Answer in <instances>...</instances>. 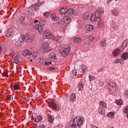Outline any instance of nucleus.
<instances>
[{"instance_id":"obj_1","label":"nucleus","mask_w":128,"mask_h":128,"mask_svg":"<svg viewBox=\"0 0 128 128\" xmlns=\"http://www.w3.org/2000/svg\"><path fill=\"white\" fill-rule=\"evenodd\" d=\"M104 14V10L100 8L94 14H92L90 18V20L92 22H94L96 20H98V26L99 28H101L104 26V22L102 20V18H100V14Z\"/></svg>"},{"instance_id":"obj_2","label":"nucleus","mask_w":128,"mask_h":128,"mask_svg":"<svg viewBox=\"0 0 128 128\" xmlns=\"http://www.w3.org/2000/svg\"><path fill=\"white\" fill-rule=\"evenodd\" d=\"M84 122V118L83 116L76 117L73 120L71 128H80Z\"/></svg>"},{"instance_id":"obj_3","label":"nucleus","mask_w":128,"mask_h":128,"mask_svg":"<svg viewBox=\"0 0 128 128\" xmlns=\"http://www.w3.org/2000/svg\"><path fill=\"white\" fill-rule=\"evenodd\" d=\"M46 24V21L44 20H39V24H36L33 26L34 30H36L39 32V34H42L44 32V28L42 26Z\"/></svg>"},{"instance_id":"obj_4","label":"nucleus","mask_w":128,"mask_h":128,"mask_svg":"<svg viewBox=\"0 0 128 128\" xmlns=\"http://www.w3.org/2000/svg\"><path fill=\"white\" fill-rule=\"evenodd\" d=\"M100 107L98 109V112L100 114H104L106 110L104 108H106V103L104 101H100L99 102Z\"/></svg>"},{"instance_id":"obj_5","label":"nucleus","mask_w":128,"mask_h":128,"mask_svg":"<svg viewBox=\"0 0 128 128\" xmlns=\"http://www.w3.org/2000/svg\"><path fill=\"white\" fill-rule=\"evenodd\" d=\"M41 50L43 52H48L52 50V48L50 47V45L46 43L43 44L41 46Z\"/></svg>"},{"instance_id":"obj_6","label":"nucleus","mask_w":128,"mask_h":128,"mask_svg":"<svg viewBox=\"0 0 128 128\" xmlns=\"http://www.w3.org/2000/svg\"><path fill=\"white\" fill-rule=\"evenodd\" d=\"M20 38H21L22 42H26L28 43L34 40L33 38H30V36L28 34H26L24 36H22Z\"/></svg>"},{"instance_id":"obj_7","label":"nucleus","mask_w":128,"mask_h":128,"mask_svg":"<svg viewBox=\"0 0 128 128\" xmlns=\"http://www.w3.org/2000/svg\"><path fill=\"white\" fill-rule=\"evenodd\" d=\"M70 52V48L68 46L64 49L62 52H61V54L62 56H66Z\"/></svg>"},{"instance_id":"obj_8","label":"nucleus","mask_w":128,"mask_h":128,"mask_svg":"<svg viewBox=\"0 0 128 128\" xmlns=\"http://www.w3.org/2000/svg\"><path fill=\"white\" fill-rule=\"evenodd\" d=\"M42 2L36 3L35 4H32L30 8L32 9V10H34L35 12H36L38 10V8H40V6H42Z\"/></svg>"},{"instance_id":"obj_9","label":"nucleus","mask_w":128,"mask_h":128,"mask_svg":"<svg viewBox=\"0 0 128 128\" xmlns=\"http://www.w3.org/2000/svg\"><path fill=\"white\" fill-rule=\"evenodd\" d=\"M14 29L10 28H9L6 33V38H10V36H14Z\"/></svg>"},{"instance_id":"obj_10","label":"nucleus","mask_w":128,"mask_h":128,"mask_svg":"<svg viewBox=\"0 0 128 128\" xmlns=\"http://www.w3.org/2000/svg\"><path fill=\"white\" fill-rule=\"evenodd\" d=\"M45 38H47L48 40H50L52 38V32L49 30H45V34H44Z\"/></svg>"},{"instance_id":"obj_11","label":"nucleus","mask_w":128,"mask_h":128,"mask_svg":"<svg viewBox=\"0 0 128 128\" xmlns=\"http://www.w3.org/2000/svg\"><path fill=\"white\" fill-rule=\"evenodd\" d=\"M49 106L52 108L53 110H56L58 108V106L56 103H54V100H51L50 102L48 104Z\"/></svg>"},{"instance_id":"obj_12","label":"nucleus","mask_w":128,"mask_h":128,"mask_svg":"<svg viewBox=\"0 0 128 128\" xmlns=\"http://www.w3.org/2000/svg\"><path fill=\"white\" fill-rule=\"evenodd\" d=\"M71 20H72L70 19V17L69 16L66 15L64 16V22H65V24H68L70 22Z\"/></svg>"},{"instance_id":"obj_13","label":"nucleus","mask_w":128,"mask_h":128,"mask_svg":"<svg viewBox=\"0 0 128 128\" xmlns=\"http://www.w3.org/2000/svg\"><path fill=\"white\" fill-rule=\"evenodd\" d=\"M22 54L24 56H32V52L28 50H25L22 51Z\"/></svg>"},{"instance_id":"obj_14","label":"nucleus","mask_w":128,"mask_h":128,"mask_svg":"<svg viewBox=\"0 0 128 128\" xmlns=\"http://www.w3.org/2000/svg\"><path fill=\"white\" fill-rule=\"evenodd\" d=\"M112 13L114 16H118L120 14V12L117 9H113L112 10Z\"/></svg>"},{"instance_id":"obj_15","label":"nucleus","mask_w":128,"mask_h":128,"mask_svg":"<svg viewBox=\"0 0 128 128\" xmlns=\"http://www.w3.org/2000/svg\"><path fill=\"white\" fill-rule=\"evenodd\" d=\"M120 54V49H116L114 50L112 52V55L114 58L118 56Z\"/></svg>"},{"instance_id":"obj_16","label":"nucleus","mask_w":128,"mask_h":128,"mask_svg":"<svg viewBox=\"0 0 128 128\" xmlns=\"http://www.w3.org/2000/svg\"><path fill=\"white\" fill-rule=\"evenodd\" d=\"M76 94H72L70 96V102H76Z\"/></svg>"},{"instance_id":"obj_17","label":"nucleus","mask_w":128,"mask_h":128,"mask_svg":"<svg viewBox=\"0 0 128 128\" xmlns=\"http://www.w3.org/2000/svg\"><path fill=\"white\" fill-rule=\"evenodd\" d=\"M49 58L53 59V60H54V62H56V53H50L49 54Z\"/></svg>"},{"instance_id":"obj_18","label":"nucleus","mask_w":128,"mask_h":128,"mask_svg":"<svg viewBox=\"0 0 128 128\" xmlns=\"http://www.w3.org/2000/svg\"><path fill=\"white\" fill-rule=\"evenodd\" d=\"M55 40L56 42L60 44V42H62V40H64V37H62L60 36H56L55 38Z\"/></svg>"},{"instance_id":"obj_19","label":"nucleus","mask_w":128,"mask_h":128,"mask_svg":"<svg viewBox=\"0 0 128 128\" xmlns=\"http://www.w3.org/2000/svg\"><path fill=\"white\" fill-rule=\"evenodd\" d=\"M67 12L68 14H73L74 16H76V13L74 12V9H67Z\"/></svg>"},{"instance_id":"obj_20","label":"nucleus","mask_w":128,"mask_h":128,"mask_svg":"<svg viewBox=\"0 0 128 128\" xmlns=\"http://www.w3.org/2000/svg\"><path fill=\"white\" fill-rule=\"evenodd\" d=\"M121 58L122 60H126L128 58V53H123L121 56Z\"/></svg>"},{"instance_id":"obj_21","label":"nucleus","mask_w":128,"mask_h":128,"mask_svg":"<svg viewBox=\"0 0 128 128\" xmlns=\"http://www.w3.org/2000/svg\"><path fill=\"white\" fill-rule=\"evenodd\" d=\"M86 30L88 32H90L94 30V26L90 24H87L86 26Z\"/></svg>"},{"instance_id":"obj_22","label":"nucleus","mask_w":128,"mask_h":128,"mask_svg":"<svg viewBox=\"0 0 128 128\" xmlns=\"http://www.w3.org/2000/svg\"><path fill=\"white\" fill-rule=\"evenodd\" d=\"M54 116L48 114V120L50 124H52L54 122Z\"/></svg>"},{"instance_id":"obj_23","label":"nucleus","mask_w":128,"mask_h":128,"mask_svg":"<svg viewBox=\"0 0 128 128\" xmlns=\"http://www.w3.org/2000/svg\"><path fill=\"white\" fill-rule=\"evenodd\" d=\"M68 12V9H66V8L64 7V8H62L60 10V14H66Z\"/></svg>"},{"instance_id":"obj_24","label":"nucleus","mask_w":128,"mask_h":128,"mask_svg":"<svg viewBox=\"0 0 128 128\" xmlns=\"http://www.w3.org/2000/svg\"><path fill=\"white\" fill-rule=\"evenodd\" d=\"M42 116H36L35 118V122H42Z\"/></svg>"},{"instance_id":"obj_25","label":"nucleus","mask_w":128,"mask_h":128,"mask_svg":"<svg viewBox=\"0 0 128 128\" xmlns=\"http://www.w3.org/2000/svg\"><path fill=\"white\" fill-rule=\"evenodd\" d=\"M23 42L22 41V39L20 38V40H18L16 43H15V45L16 46L17 48H18V46H22V44Z\"/></svg>"},{"instance_id":"obj_26","label":"nucleus","mask_w":128,"mask_h":128,"mask_svg":"<svg viewBox=\"0 0 128 128\" xmlns=\"http://www.w3.org/2000/svg\"><path fill=\"white\" fill-rule=\"evenodd\" d=\"M50 18L52 20H54V22H56V20H58V18L56 17V16L54 13L52 14Z\"/></svg>"},{"instance_id":"obj_27","label":"nucleus","mask_w":128,"mask_h":128,"mask_svg":"<svg viewBox=\"0 0 128 128\" xmlns=\"http://www.w3.org/2000/svg\"><path fill=\"white\" fill-rule=\"evenodd\" d=\"M88 18H90V13L88 12L84 13L83 16V20H86Z\"/></svg>"},{"instance_id":"obj_28","label":"nucleus","mask_w":128,"mask_h":128,"mask_svg":"<svg viewBox=\"0 0 128 128\" xmlns=\"http://www.w3.org/2000/svg\"><path fill=\"white\" fill-rule=\"evenodd\" d=\"M14 62H15L16 64H20V60L18 59V56H16L14 58Z\"/></svg>"},{"instance_id":"obj_29","label":"nucleus","mask_w":128,"mask_h":128,"mask_svg":"<svg viewBox=\"0 0 128 128\" xmlns=\"http://www.w3.org/2000/svg\"><path fill=\"white\" fill-rule=\"evenodd\" d=\"M32 8H30V7H29L28 8V16H34V11H32Z\"/></svg>"},{"instance_id":"obj_30","label":"nucleus","mask_w":128,"mask_h":128,"mask_svg":"<svg viewBox=\"0 0 128 128\" xmlns=\"http://www.w3.org/2000/svg\"><path fill=\"white\" fill-rule=\"evenodd\" d=\"M115 102L118 106H122V104H124V101L122 100H116Z\"/></svg>"},{"instance_id":"obj_31","label":"nucleus","mask_w":128,"mask_h":128,"mask_svg":"<svg viewBox=\"0 0 128 128\" xmlns=\"http://www.w3.org/2000/svg\"><path fill=\"white\" fill-rule=\"evenodd\" d=\"M74 42L76 44H78L82 42V38L78 37H76L74 38Z\"/></svg>"},{"instance_id":"obj_32","label":"nucleus","mask_w":128,"mask_h":128,"mask_svg":"<svg viewBox=\"0 0 128 128\" xmlns=\"http://www.w3.org/2000/svg\"><path fill=\"white\" fill-rule=\"evenodd\" d=\"M128 46V40H126L122 44V46L124 48H126Z\"/></svg>"},{"instance_id":"obj_33","label":"nucleus","mask_w":128,"mask_h":128,"mask_svg":"<svg viewBox=\"0 0 128 128\" xmlns=\"http://www.w3.org/2000/svg\"><path fill=\"white\" fill-rule=\"evenodd\" d=\"M0 50H1L2 52L4 54V52H6V47L2 44H0Z\"/></svg>"},{"instance_id":"obj_34","label":"nucleus","mask_w":128,"mask_h":128,"mask_svg":"<svg viewBox=\"0 0 128 128\" xmlns=\"http://www.w3.org/2000/svg\"><path fill=\"white\" fill-rule=\"evenodd\" d=\"M78 90H84V84L82 83H79L78 84Z\"/></svg>"},{"instance_id":"obj_35","label":"nucleus","mask_w":128,"mask_h":128,"mask_svg":"<svg viewBox=\"0 0 128 128\" xmlns=\"http://www.w3.org/2000/svg\"><path fill=\"white\" fill-rule=\"evenodd\" d=\"M100 44L101 46H106V40H102L100 42Z\"/></svg>"},{"instance_id":"obj_36","label":"nucleus","mask_w":128,"mask_h":128,"mask_svg":"<svg viewBox=\"0 0 128 128\" xmlns=\"http://www.w3.org/2000/svg\"><path fill=\"white\" fill-rule=\"evenodd\" d=\"M80 70H82V74L86 73V68L85 66H82V68H80Z\"/></svg>"},{"instance_id":"obj_37","label":"nucleus","mask_w":128,"mask_h":128,"mask_svg":"<svg viewBox=\"0 0 128 128\" xmlns=\"http://www.w3.org/2000/svg\"><path fill=\"white\" fill-rule=\"evenodd\" d=\"M107 116H108V118H114V112H110L107 114Z\"/></svg>"},{"instance_id":"obj_38","label":"nucleus","mask_w":128,"mask_h":128,"mask_svg":"<svg viewBox=\"0 0 128 128\" xmlns=\"http://www.w3.org/2000/svg\"><path fill=\"white\" fill-rule=\"evenodd\" d=\"M109 86L110 88H112V86H116V85L114 82H112L109 84Z\"/></svg>"},{"instance_id":"obj_39","label":"nucleus","mask_w":128,"mask_h":128,"mask_svg":"<svg viewBox=\"0 0 128 128\" xmlns=\"http://www.w3.org/2000/svg\"><path fill=\"white\" fill-rule=\"evenodd\" d=\"M89 80H90V82H92V80H96V77L90 76H89Z\"/></svg>"},{"instance_id":"obj_40","label":"nucleus","mask_w":128,"mask_h":128,"mask_svg":"<svg viewBox=\"0 0 128 128\" xmlns=\"http://www.w3.org/2000/svg\"><path fill=\"white\" fill-rule=\"evenodd\" d=\"M76 72H74V70L73 71L72 76H73V78H76Z\"/></svg>"},{"instance_id":"obj_41","label":"nucleus","mask_w":128,"mask_h":128,"mask_svg":"<svg viewBox=\"0 0 128 128\" xmlns=\"http://www.w3.org/2000/svg\"><path fill=\"white\" fill-rule=\"evenodd\" d=\"M14 88L15 90H20V86H18V84L14 85Z\"/></svg>"},{"instance_id":"obj_42","label":"nucleus","mask_w":128,"mask_h":128,"mask_svg":"<svg viewBox=\"0 0 128 128\" xmlns=\"http://www.w3.org/2000/svg\"><path fill=\"white\" fill-rule=\"evenodd\" d=\"M6 100H12V95H9L7 96Z\"/></svg>"},{"instance_id":"obj_43","label":"nucleus","mask_w":128,"mask_h":128,"mask_svg":"<svg viewBox=\"0 0 128 128\" xmlns=\"http://www.w3.org/2000/svg\"><path fill=\"white\" fill-rule=\"evenodd\" d=\"M112 28H114V30H115L116 28V22H112Z\"/></svg>"},{"instance_id":"obj_44","label":"nucleus","mask_w":128,"mask_h":128,"mask_svg":"<svg viewBox=\"0 0 128 128\" xmlns=\"http://www.w3.org/2000/svg\"><path fill=\"white\" fill-rule=\"evenodd\" d=\"M26 20V16H22L21 18H19L20 22H24Z\"/></svg>"},{"instance_id":"obj_45","label":"nucleus","mask_w":128,"mask_h":128,"mask_svg":"<svg viewBox=\"0 0 128 128\" xmlns=\"http://www.w3.org/2000/svg\"><path fill=\"white\" fill-rule=\"evenodd\" d=\"M88 40H90V42H92V40H94V38L92 36H90L88 37Z\"/></svg>"},{"instance_id":"obj_46","label":"nucleus","mask_w":128,"mask_h":128,"mask_svg":"<svg viewBox=\"0 0 128 128\" xmlns=\"http://www.w3.org/2000/svg\"><path fill=\"white\" fill-rule=\"evenodd\" d=\"M50 14V12H46L44 14V16H48V15Z\"/></svg>"},{"instance_id":"obj_47","label":"nucleus","mask_w":128,"mask_h":128,"mask_svg":"<svg viewBox=\"0 0 128 128\" xmlns=\"http://www.w3.org/2000/svg\"><path fill=\"white\" fill-rule=\"evenodd\" d=\"M22 100L24 102H30V100L28 98H26V99L23 98Z\"/></svg>"},{"instance_id":"obj_48","label":"nucleus","mask_w":128,"mask_h":128,"mask_svg":"<svg viewBox=\"0 0 128 128\" xmlns=\"http://www.w3.org/2000/svg\"><path fill=\"white\" fill-rule=\"evenodd\" d=\"M56 68L54 67H52V66H50L49 68H48V70H54V69Z\"/></svg>"},{"instance_id":"obj_49","label":"nucleus","mask_w":128,"mask_h":128,"mask_svg":"<svg viewBox=\"0 0 128 128\" xmlns=\"http://www.w3.org/2000/svg\"><path fill=\"white\" fill-rule=\"evenodd\" d=\"M3 76H6V78H8V72H4L3 74H2Z\"/></svg>"},{"instance_id":"obj_50","label":"nucleus","mask_w":128,"mask_h":128,"mask_svg":"<svg viewBox=\"0 0 128 128\" xmlns=\"http://www.w3.org/2000/svg\"><path fill=\"white\" fill-rule=\"evenodd\" d=\"M120 60H121L120 59H116V60H115L114 62V64H118V63L120 62Z\"/></svg>"},{"instance_id":"obj_51","label":"nucleus","mask_w":128,"mask_h":128,"mask_svg":"<svg viewBox=\"0 0 128 128\" xmlns=\"http://www.w3.org/2000/svg\"><path fill=\"white\" fill-rule=\"evenodd\" d=\"M111 88L113 90H118V88L116 86H113Z\"/></svg>"},{"instance_id":"obj_52","label":"nucleus","mask_w":128,"mask_h":128,"mask_svg":"<svg viewBox=\"0 0 128 128\" xmlns=\"http://www.w3.org/2000/svg\"><path fill=\"white\" fill-rule=\"evenodd\" d=\"M102 70H104V68H100L98 70V72H102Z\"/></svg>"},{"instance_id":"obj_53","label":"nucleus","mask_w":128,"mask_h":128,"mask_svg":"<svg viewBox=\"0 0 128 128\" xmlns=\"http://www.w3.org/2000/svg\"><path fill=\"white\" fill-rule=\"evenodd\" d=\"M39 128H46V126L44 124L40 125Z\"/></svg>"},{"instance_id":"obj_54","label":"nucleus","mask_w":128,"mask_h":128,"mask_svg":"<svg viewBox=\"0 0 128 128\" xmlns=\"http://www.w3.org/2000/svg\"><path fill=\"white\" fill-rule=\"evenodd\" d=\"M33 56H38V52H35L33 54Z\"/></svg>"},{"instance_id":"obj_55","label":"nucleus","mask_w":128,"mask_h":128,"mask_svg":"<svg viewBox=\"0 0 128 128\" xmlns=\"http://www.w3.org/2000/svg\"><path fill=\"white\" fill-rule=\"evenodd\" d=\"M45 64L46 66H48L49 64H52V62H45Z\"/></svg>"},{"instance_id":"obj_56","label":"nucleus","mask_w":128,"mask_h":128,"mask_svg":"<svg viewBox=\"0 0 128 128\" xmlns=\"http://www.w3.org/2000/svg\"><path fill=\"white\" fill-rule=\"evenodd\" d=\"M21 24H22L23 26H24V24H26V22H22Z\"/></svg>"},{"instance_id":"obj_57","label":"nucleus","mask_w":128,"mask_h":128,"mask_svg":"<svg viewBox=\"0 0 128 128\" xmlns=\"http://www.w3.org/2000/svg\"><path fill=\"white\" fill-rule=\"evenodd\" d=\"M120 62V64H124V62L122 61V60H121L120 61V62Z\"/></svg>"},{"instance_id":"obj_58","label":"nucleus","mask_w":128,"mask_h":128,"mask_svg":"<svg viewBox=\"0 0 128 128\" xmlns=\"http://www.w3.org/2000/svg\"><path fill=\"white\" fill-rule=\"evenodd\" d=\"M112 0H110L108 1V4H110V2H112Z\"/></svg>"},{"instance_id":"obj_59","label":"nucleus","mask_w":128,"mask_h":128,"mask_svg":"<svg viewBox=\"0 0 128 128\" xmlns=\"http://www.w3.org/2000/svg\"><path fill=\"white\" fill-rule=\"evenodd\" d=\"M38 22V20H34V22Z\"/></svg>"},{"instance_id":"obj_60","label":"nucleus","mask_w":128,"mask_h":128,"mask_svg":"<svg viewBox=\"0 0 128 128\" xmlns=\"http://www.w3.org/2000/svg\"><path fill=\"white\" fill-rule=\"evenodd\" d=\"M2 56V54L0 53V56Z\"/></svg>"},{"instance_id":"obj_61","label":"nucleus","mask_w":128,"mask_h":128,"mask_svg":"<svg viewBox=\"0 0 128 128\" xmlns=\"http://www.w3.org/2000/svg\"><path fill=\"white\" fill-rule=\"evenodd\" d=\"M11 88H12V85H10Z\"/></svg>"},{"instance_id":"obj_62","label":"nucleus","mask_w":128,"mask_h":128,"mask_svg":"<svg viewBox=\"0 0 128 128\" xmlns=\"http://www.w3.org/2000/svg\"><path fill=\"white\" fill-rule=\"evenodd\" d=\"M30 62H32V60H30Z\"/></svg>"},{"instance_id":"obj_63","label":"nucleus","mask_w":128,"mask_h":128,"mask_svg":"<svg viewBox=\"0 0 128 128\" xmlns=\"http://www.w3.org/2000/svg\"><path fill=\"white\" fill-rule=\"evenodd\" d=\"M110 128H114L113 126H112V127H110Z\"/></svg>"},{"instance_id":"obj_64","label":"nucleus","mask_w":128,"mask_h":128,"mask_svg":"<svg viewBox=\"0 0 128 128\" xmlns=\"http://www.w3.org/2000/svg\"><path fill=\"white\" fill-rule=\"evenodd\" d=\"M44 34H46V33H44Z\"/></svg>"}]
</instances>
